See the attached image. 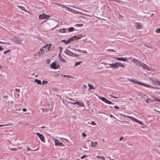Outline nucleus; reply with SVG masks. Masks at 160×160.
<instances>
[{
    "mask_svg": "<svg viewBox=\"0 0 160 160\" xmlns=\"http://www.w3.org/2000/svg\"><path fill=\"white\" fill-rule=\"evenodd\" d=\"M155 32L157 33H160V28L156 29L155 30Z\"/></svg>",
    "mask_w": 160,
    "mask_h": 160,
    "instance_id": "obj_32",
    "label": "nucleus"
},
{
    "mask_svg": "<svg viewBox=\"0 0 160 160\" xmlns=\"http://www.w3.org/2000/svg\"><path fill=\"white\" fill-rule=\"evenodd\" d=\"M107 50L108 51H111V52H116V51H115L113 49H108Z\"/></svg>",
    "mask_w": 160,
    "mask_h": 160,
    "instance_id": "obj_41",
    "label": "nucleus"
},
{
    "mask_svg": "<svg viewBox=\"0 0 160 160\" xmlns=\"http://www.w3.org/2000/svg\"><path fill=\"white\" fill-rule=\"evenodd\" d=\"M55 142V145H58V146H64V145H63L62 143L61 142H59V141L57 139H55L54 141Z\"/></svg>",
    "mask_w": 160,
    "mask_h": 160,
    "instance_id": "obj_11",
    "label": "nucleus"
},
{
    "mask_svg": "<svg viewBox=\"0 0 160 160\" xmlns=\"http://www.w3.org/2000/svg\"><path fill=\"white\" fill-rule=\"evenodd\" d=\"M70 7H73V8H76V7H75L74 6H71L70 5Z\"/></svg>",
    "mask_w": 160,
    "mask_h": 160,
    "instance_id": "obj_61",
    "label": "nucleus"
},
{
    "mask_svg": "<svg viewBox=\"0 0 160 160\" xmlns=\"http://www.w3.org/2000/svg\"><path fill=\"white\" fill-rule=\"evenodd\" d=\"M64 53L67 55L73 57H77L79 56L78 54L74 53L70 50L66 49L64 51Z\"/></svg>",
    "mask_w": 160,
    "mask_h": 160,
    "instance_id": "obj_2",
    "label": "nucleus"
},
{
    "mask_svg": "<svg viewBox=\"0 0 160 160\" xmlns=\"http://www.w3.org/2000/svg\"><path fill=\"white\" fill-rule=\"evenodd\" d=\"M50 17V16L49 15H46L44 13L40 15L39 16V18L40 19H44L48 18Z\"/></svg>",
    "mask_w": 160,
    "mask_h": 160,
    "instance_id": "obj_5",
    "label": "nucleus"
},
{
    "mask_svg": "<svg viewBox=\"0 0 160 160\" xmlns=\"http://www.w3.org/2000/svg\"><path fill=\"white\" fill-rule=\"evenodd\" d=\"M61 6L63 8H66L67 9H69V8L68 7H66V6H65L63 5H62Z\"/></svg>",
    "mask_w": 160,
    "mask_h": 160,
    "instance_id": "obj_40",
    "label": "nucleus"
},
{
    "mask_svg": "<svg viewBox=\"0 0 160 160\" xmlns=\"http://www.w3.org/2000/svg\"><path fill=\"white\" fill-rule=\"evenodd\" d=\"M26 150L28 151H30L32 150L29 147L27 148H26Z\"/></svg>",
    "mask_w": 160,
    "mask_h": 160,
    "instance_id": "obj_43",
    "label": "nucleus"
},
{
    "mask_svg": "<svg viewBox=\"0 0 160 160\" xmlns=\"http://www.w3.org/2000/svg\"><path fill=\"white\" fill-rule=\"evenodd\" d=\"M51 68H52L56 69L57 68L56 64L54 62H52L50 65Z\"/></svg>",
    "mask_w": 160,
    "mask_h": 160,
    "instance_id": "obj_15",
    "label": "nucleus"
},
{
    "mask_svg": "<svg viewBox=\"0 0 160 160\" xmlns=\"http://www.w3.org/2000/svg\"><path fill=\"white\" fill-rule=\"evenodd\" d=\"M22 111L23 112H26L27 111V109L26 108H24L22 109Z\"/></svg>",
    "mask_w": 160,
    "mask_h": 160,
    "instance_id": "obj_56",
    "label": "nucleus"
},
{
    "mask_svg": "<svg viewBox=\"0 0 160 160\" xmlns=\"http://www.w3.org/2000/svg\"><path fill=\"white\" fill-rule=\"evenodd\" d=\"M139 84L140 85H142V86H145V87H149H149H150V88L152 87L151 86H150V85H149L148 84H145L144 83H142L141 82H140V84Z\"/></svg>",
    "mask_w": 160,
    "mask_h": 160,
    "instance_id": "obj_22",
    "label": "nucleus"
},
{
    "mask_svg": "<svg viewBox=\"0 0 160 160\" xmlns=\"http://www.w3.org/2000/svg\"><path fill=\"white\" fill-rule=\"evenodd\" d=\"M110 96L111 97H112V98H118V97H115V96H113L110 95Z\"/></svg>",
    "mask_w": 160,
    "mask_h": 160,
    "instance_id": "obj_55",
    "label": "nucleus"
},
{
    "mask_svg": "<svg viewBox=\"0 0 160 160\" xmlns=\"http://www.w3.org/2000/svg\"><path fill=\"white\" fill-rule=\"evenodd\" d=\"M39 149V148H38L37 149H35V150H32V151H37Z\"/></svg>",
    "mask_w": 160,
    "mask_h": 160,
    "instance_id": "obj_59",
    "label": "nucleus"
},
{
    "mask_svg": "<svg viewBox=\"0 0 160 160\" xmlns=\"http://www.w3.org/2000/svg\"><path fill=\"white\" fill-rule=\"evenodd\" d=\"M75 25L76 26L78 27H81L83 26V24H76Z\"/></svg>",
    "mask_w": 160,
    "mask_h": 160,
    "instance_id": "obj_35",
    "label": "nucleus"
},
{
    "mask_svg": "<svg viewBox=\"0 0 160 160\" xmlns=\"http://www.w3.org/2000/svg\"><path fill=\"white\" fill-rule=\"evenodd\" d=\"M85 36V35H83L82 34L78 35L76 36H74L72 38H74V39H81V38H82L83 36Z\"/></svg>",
    "mask_w": 160,
    "mask_h": 160,
    "instance_id": "obj_12",
    "label": "nucleus"
},
{
    "mask_svg": "<svg viewBox=\"0 0 160 160\" xmlns=\"http://www.w3.org/2000/svg\"><path fill=\"white\" fill-rule=\"evenodd\" d=\"M54 4L55 5H58V6H61L62 5V4H59V3H54Z\"/></svg>",
    "mask_w": 160,
    "mask_h": 160,
    "instance_id": "obj_45",
    "label": "nucleus"
},
{
    "mask_svg": "<svg viewBox=\"0 0 160 160\" xmlns=\"http://www.w3.org/2000/svg\"><path fill=\"white\" fill-rule=\"evenodd\" d=\"M98 144L97 142H93L92 141H91V146L92 147H96V145Z\"/></svg>",
    "mask_w": 160,
    "mask_h": 160,
    "instance_id": "obj_23",
    "label": "nucleus"
},
{
    "mask_svg": "<svg viewBox=\"0 0 160 160\" xmlns=\"http://www.w3.org/2000/svg\"><path fill=\"white\" fill-rule=\"evenodd\" d=\"M81 62H82L81 61L76 62L75 63V65H74L76 67L77 66L80 64Z\"/></svg>",
    "mask_w": 160,
    "mask_h": 160,
    "instance_id": "obj_36",
    "label": "nucleus"
},
{
    "mask_svg": "<svg viewBox=\"0 0 160 160\" xmlns=\"http://www.w3.org/2000/svg\"><path fill=\"white\" fill-rule=\"evenodd\" d=\"M15 91L17 92H20V89L18 88H15Z\"/></svg>",
    "mask_w": 160,
    "mask_h": 160,
    "instance_id": "obj_46",
    "label": "nucleus"
},
{
    "mask_svg": "<svg viewBox=\"0 0 160 160\" xmlns=\"http://www.w3.org/2000/svg\"><path fill=\"white\" fill-rule=\"evenodd\" d=\"M10 150H11L12 151H17L18 150V149L16 148H11L10 149Z\"/></svg>",
    "mask_w": 160,
    "mask_h": 160,
    "instance_id": "obj_31",
    "label": "nucleus"
},
{
    "mask_svg": "<svg viewBox=\"0 0 160 160\" xmlns=\"http://www.w3.org/2000/svg\"><path fill=\"white\" fill-rule=\"evenodd\" d=\"M60 49V53H61L62 51V48L61 47H59Z\"/></svg>",
    "mask_w": 160,
    "mask_h": 160,
    "instance_id": "obj_49",
    "label": "nucleus"
},
{
    "mask_svg": "<svg viewBox=\"0 0 160 160\" xmlns=\"http://www.w3.org/2000/svg\"><path fill=\"white\" fill-rule=\"evenodd\" d=\"M40 52H41V53H42V54H44V53H45L44 50V49L43 48H40Z\"/></svg>",
    "mask_w": 160,
    "mask_h": 160,
    "instance_id": "obj_30",
    "label": "nucleus"
},
{
    "mask_svg": "<svg viewBox=\"0 0 160 160\" xmlns=\"http://www.w3.org/2000/svg\"><path fill=\"white\" fill-rule=\"evenodd\" d=\"M91 124L93 125H96V123L94 121H92L91 122Z\"/></svg>",
    "mask_w": 160,
    "mask_h": 160,
    "instance_id": "obj_47",
    "label": "nucleus"
},
{
    "mask_svg": "<svg viewBox=\"0 0 160 160\" xmlns=\"http://www.w3.org/2000/svg\"><path fill=\"white\" fill-rule=\"evenodd\" d=\"M22 40L20 39H17L15 40V42L16 43L20 45L22 44Z\"/></svg>",
    "mask_w": 160,
    "mask_h": 160,
    "instance_id": "obj_18",
    "label": "nucleus"
},
{
    "mask_svg": "<svg viewBox=\"0 0 160 160\" xmlns=\"http://www.w3.org/2000/svg\"><path fill=\"white\" fill-rule=\"evenodd\" d=\"M65 28L61 29L60 30V32L62 33L65 32Z\"/></svg>",
    "mask_w": 160,
    "mask_h": 160,
    "instance_id": "obj_33",
    "label": "nucleus"
},
{
    "mask_svg": "<svg viewBox=\"0 0 160 160\" xmlns=\"http://www.w3.org/2000/svg\"><path fill=\"white\" fill-rule=\"evenodd\" d=\"M74 29V28H73L71 27L69 28L68 31L69 32H71L73 31Z\"/></svg>",
    "mask_w": 160,
    "mask_h": 160,
    "instance_id": "obj_29",
    "label": "nucleus"
},
{
    "mask_svg": "<svg viewBox=\"0 0 160 160\" xmlns=\"http://www.w3.org/2000/svg\"><path fill=\"white\" fill-rule=\"evenodd\" d=\"M0 43L3 44H9L8 43H7L6 42H1V41H0Z\"/></svg>",
    "mask_w": 160,
    "mask_h": 160,
    "instance_id": "obj_50",
    "label": "nucleus"
},
{
    "mask_svg": "<svg viewBox=\"0 0 160 160\" xmlns=\"http://www.w3.org/2000/svg\"><path fill=\"white\" fill-rule=\"evenodd\" d=\"M114 107L116 109H119V108L118 107H117V106H114Z\"/></svg>",
    "mask_w": 160,
    "mask_h": 160,
    "instance_id": "obj_52",
    "label": "nucleus"
},
{
    "mask_svg": "<svg viewBox=\"0 0 160 160\" xmlns=\"http://www.w3.org/2000/svg\"><path fill=\"white\" fill-rule=\"evenodd\" d=\"M134 24L136 26V28L138 29H140L143 28V25L140 23L138 22H135Z\"/></svg>",
    "mask_w": 160,
    "mask_h": 160,
    "instance_id": "obj_7",
    "label": "nucleus"
},
{
    "mask_svg": "<svg viewBox=\"0 0 160 160\" xmlns=\"http://www.w3.org/2000/svg\"><path fill=\"white\" fill-rule=\"evenodd\" d=\"M50 62V60L49 59H48L47 60V64H49Z\"/></svg>",
    "mask_w": 160,
    "mask_h": 160,
    "instance_id": "obj_48",
    "label": "nucleus"
},
{
    "mask_svg": "<svg viewBox=\"0 0 160 160\" xmlns=\"http://www.w3.org/2000/svg\"><path fill=\"white\" fill-rule=\"evenodd\" d=\"M77 50L78 51H79V52H80V51H81L82 50H79V49H77Z\"/></svg>",
    "mask_w": 160,
    "mask_h": 160,
    "instance_id": "obj_62",
    "label": "nucleus"
},
{
    "mask_svg": "<svg viewBox=\"0 0 160 160\" xmlns=\"http://www.w3.org/2000/svg\"><path fill=\"white\" fill-rule=\"evenodd\" d=\"M82 136H84V137H86V135L84 133H82Z\"/></svg>",
    "mask_w": 160,
    "mask_h": 160,
    "instance_id": "obj_51",
    "label": "nucleus"
},
{
    "mask_svg": "<svg viewBox=\"0 0 160 160\" xmlns=\"http://www.w3.org/2000/svg\"><path fill=\"white\" fill-rule=\"evenodd\" d=\"M38 55V56L39 57H40L41 56V54L39 51H38L35 54V55L36 56Z\"/></svg>",
    "mask_w": 160,
    "mask_h": 160,
    "instance_id": "obj_28",
    "label": "nucleus"
},
{
    "mask_svg": "<svg viewBox=\"0 0 160 160\" xmlns=\"http://www.w3.org/2000/svg\"><path fill=\"white\" fill-rule=\"evenodd\" d=\"M12 125V123H10L9 124H4V125H2V124L0 125V127H2V126H9V125Z\"/></svg>",
    "mask_w": 160,
    "mask_h": 160,
    "instance_id": "obj_34",
    "label": "nucleus"
},
{
    "mask_svg": "<svg viewBox=\"0 0 160 160\" xmlns=\"http://www.w3.org/2000/svg\"><path fill=\"white\" fill-rule=\"evenodd\" d=\"M156 82H157L159 86H160V82L158 81H157Z\"/></svg>",
    "mask_w": 160,
    "mask_h": 160,
    "instance_id": "obj_53",
    "label": "nucleus"
},
{
    "mask_svg": "<svg viewBox=\"0 0 160 160\" xmlns=\"http://www.w3.org/2000/svg\"><path fill=\"white\" fill-rule=\"evenodd\" d=\"M48 82L47 81H42V85H45L46 84H47L48 83Z\"/></svg>",
    "mask_w": 160,
    "mask_h": 160,
    "instance_id": "obj_37",
    "label": "nucleus"
},
{
    "mask_svg": "<svg viewBox=\"0 0 160 160\" xmlns=\"http://www.w3.org/2000/svg\"><path fill=\"white\" fill-rule=\"evenodd\" d=\"M86 155H83L82 156L81 158L82 159H83L84 158H86Z\"/></svg>",
    "mask_w": 160,
    "mask_h": 160,
    "instance_id": "obj_44",
    "label": "nucleus"
},
{
    "mask_svg": "<svg viewBox=\"0 0 160 160\" xmlns=\"http://www.w3.org/2000/svg\"><path fill=\"white\" fill-rule=\"evenodd\" d=\"M88 86L89 87V88L88 89V90H89L91 89H95V88H94L93 86L89 83L88 84Z\"/></svg>",
    "mask_w": 160,
    "mask_h": 160,
    "instance_id": "obj_26",
    "label": "nucleus"
},
{
    "mask_svg": "<svg viewBox=\"0 0 160 160\" xmlns=\"http://www.w3.org/2000/svg\"><path fill=\"white\" fill-rule=\"evenodd\" d=\"M59 59L61 60V61L62 62H66V61L63 59L61 57V58H60Z\"/></svg>",
    "mask_w": 160,
    "mask_h": 160,
    "instance_id": "obj_38",
    "label": "nucleus"
},
{
    "mask_svg": "<svg viewBox=\"0 0 160 160\" xmlns=\"http://www.w3.org/2000/svg\"><path fill=\"white\" fill-rule=\"evenodd\" d=\"M108 158L111 160V159L110 158V157H109V156H108Z\"/></svg>",
    "mask_w": 160,
    "mask_h": 160,
    "instance_id": "obj_63",
    "label": "nucleus"
},
{
    "mask_svg": "<svg viewBox=\"0 0 160 160\" xmlns=\"http://www.w3.org/2000/svg\"><path fill=\"white\" fill-rule=\"evenodd\" d=\"M35 82L37 83L38 85H41L42 82L41 80L38 79H35L34 80Z\"/></svg>",
    "mask_w": 160,
    "mask_h": 160,
    "instance_id": "obj_20",
    "label": "nucleus"
},
{
    "mask_svg": "<svg viewBox=\"0 0 160 160\" xmlns=\"http://www.w3.org/2000/svg\"><path fill=\"white\" fill-rule=\"evenodd\" d=\"M127 117L130 119L131 120L134 121L135 122H136V121H137V119L135 118L134 117L131 116H127Z\"/></svg>",
    "mask_w": 160,
    "mask_h": 160,
    "instance_id": "obj_21",
    "label": "nucleus"
},
{
    "mask_svg": "<svg viewBox=\"0 0 160 160\" xmlns=\"http://www.w3.org/2000/svg\"><path fill=\"white\" fill-rule=\"evenodd\" d=\"M75 104H77V105L82 107H83L84 105V104L83 102H79L78 101H76L75 102Z\"/></svg>",
    "mask_w": 160,
    "mask_h": 160,
    "instance_id": "obj_14",
    "label": "nucleus"
},
{
    "mask_svg": "<svg viewBox=\"0 0 160 160\" xmlns=\"http://www.w3.org/2000/svg\"><path fill=\"white\" fill-rule=\"evenodd\" d=\"M108 65L110 66L109 67L114 69L118 68L119 67L122 68H124L125 67L124 65L120 62H117L112 64H109Z\"/></svg>",
    "mask_w": 160,
    "mask_h": 160,
    "instance_id": "obj_1",
    "label": "nucleus"
},
{
    "mask_svg": "<svg viewBox=\"0 0 160 160\" xmlns=\"http://www.w3.org/2000/svg\"><path fill=\"white\" fill-rule=\"evenodd\" d=\"M8 98V96H4L2 97V99L4 102H6Z\"/></svg>",
    "mask_w": 160,
    "mask_h": 160,
    "instance_id": "obj_27",
    "label": "nucleus"
},
{
    "mask_svg": "<svg viewBox=\"0 0 160 160\" xmlns=\"http://www.w3.org/2000/svg\"><path fill=\"white\" fill-rule=\"evenodd\" d=\"M73 40V38H70L69 39H68V40L66 41L64 40H63L61 41V42H64L66 44H68L69 42H70L72 41Z\"/></svg>",
    "mask_w": 160,
    "mask_h": 160,
    "instance_id": "obj_13",
    "label": "nucleus"
},
{
    "mask_svg": "<svg viewBox=\"0 0 160 160\" xmlns=\"http://www.w3.org/2000/svg\"><path fill=\"white\" fill-rule=\"evenodd\" d=\"M41 128H45V127H44V126H42V127H41Z\"/></svg>",
    "mask_w": 160,
    "mask_h": 160,
    "instance_id": "obj_64",
    "label": "nucleus"
},
{
    "mask_svg": "<svg viewBox=\"0 0 160 160\" xmlns=\"http://www.w3.org/2000/svg\"><path fill=\"white\" fill-rule=\"evenodd\" d=\"M136 122H137L139 123V124H140L141 125H143L142 122H141L139 121L138 119H137V121H136Z\"/></svg>",
    "mask_w": 160,
    "mask_h": 160,
    "instance_id": "obj_42",
    "label": "nucleus"
},
{
    "mask_svg": "<svg viewBox=\"0 0 160 160\" xmlns=\"http://www.w3.org/2000/svg\"><path fill=\"white\" fill-rule=\"evenodd\" d=\"M139 66L142 67V68L143 69L149 71L150 70L151 68H149L146 64L142 63L141 62L139 63Z\"/></svg>",
    "mask_w": 160,
    "mask_h": 160,
    "instance_id": "obj_4",
    "label": "nucleus"
},
{
    "mask_svg": "<svg viewBox=\"0 0 160 160\" xmlns=\"http://www.w3.org/2000/svg\"><path fill=\"white\" fill-rule=\"evenodd\" d=\"M36 134L42 142H45V138L43 135L38 133H36Z\"/></svg>",
    "mask_w": 160,
    "mask_h": 160,
    "instance_id": "obj_8",
    "label": "nucleus"
},
{
    "mask_svg": "<svg viewBox=\"0 0 160 160\" xmlns=\"http://www.w3.org/2000/svg\"><path fill=\"white\" fill-rule=\"evenodd\" d=\"M102 101L108 104H113V103H112V102L106 99L105 98L103 97H100L99 98Z\"/></svg>",
    "mask_w": 160,
    "mask_h": 160,
    "instance_id": "obj_6",
    "label": "nucleus"
},
{
    "mask_svg": "<svg viewBox=\"0 0 160 160\" xmlns=\"http://www.w3.org/2000/svg\"><path fill=\"white\" fill-rule=\"evenodd\" d=\"M3 50V48L0 46V51H2Z\"/></svg>",
    "mask_w": 160,
    "mask_h": 160,
    "instance_id": "obj_57",
    "label": "nucleus"
},
{
    "mask_svg": "<svg viewBox=\"0 0 160 160\" xmlns=\"http://www.w3.org/2000/svg\"><path fill=\"white\" fill-rule=\"evenodd\" d=\"M128 79L129 81L133 82L135 83H137L139 84H140V82L137 81H135L133 79Z\"/></svg>",
    "mask_w": 160,
    "mask_h": 160,
    "instance_id": "obj_19",
    "label": "nucleus"
},
{
    "mask_svg": "<svg viewBox=\"0 0 160 160\" xmlns=\"http://www.w3.org/2000/svg\"><path fill=\"white\" fill-rule=\"evenodd\" d=\"M51 46H52V45L51 44H49V45L47 44L44 45L43 47V48H46V49H47L48 50V51H49L51 50L52 48L51 47H50Z\"/></svg>",
    "mask_w": 160,
    "mask_h": 160,
    "instance_id": "obj_9",
    "label": "nucleus"
},
{
    "mask_svg": "<svg viewBox=\"0 0 160 160\" xmlns=\"http://www.w3.org/2000/svg\"><path fill=\"white\" fill-rule=\"evenodd\" d=\"M17 7H18L19 8H20V9H22V10H23L24 11H25L26 12H27V10L25 9V8L24 7H23V6H21L18 5Z\"/></svg>",
    "mask_w": 160,
    "mask_h": 160,
    "instance_id": "obj_24",
    "label": "nucleus"
},
{
    "mask_svg": "<svg viewBox=\"0 0 160 160\" xmlns=\"http://www.w3.org/2000/svg\"><path fill=\"white\" fill-rule=\"evenodd\" d=\"M61 53H59L58 54V56H59V58H61L62 57L61 55Z\"/></svg>",
    "mask_w": 160,
    "mask_h": 160,
    "instance_id": "obj_58",
    "label": "nucleus"
},
{
    "mask_svg": "<svg viewBox=\"0 0 160 160\" xmlns=\"http://www.w3.org/2000/svg\"><path fill=\"white\" fill-rule=\"evenodd\" d=\"M115 59L119 61H123L126 62L127 61V59L126 58H119L115 57L114 58Z\"/></svg>",
    "mask_w": 160,
    "mask_h": 160,
    "instance_id": "obj_10",
    "label": "nucleus"
},
{
    "mask_svg": "<svg viewBox=\"0 0 160 160\" xmlns=\"http://www.w3.org/2000/svg\"><path fill=\"white\" fill-rule=\"evenodd\" d=\"M68 102H69L73 104H75V102L74 100L72 98H68Z\"/></svg>",
    "mask_w": 160,
    "mask_h": 160,
    "instance_id": "obj_17",
    "label": "nucleus"
},
{
    "mask_svg": "<svg viewBox=\"0 0 160 160\" xmlns=\"http://www.w3.org/2000/svg\"><path fill=\"white\" fill-rule=\"evenodd\" d=\"M132 61L134 63H136L137 64H139V63H141L140 62V61L139 60H138L134 58H133L132 60Z\"/></svg>",
    "mask_w": 160,
    "mask_h": 160,
    "instance_id": "obj_16",
    "label": "nucleus"
},
{
    "mask_svg": "<svg viewBox=\"0 0 160 160\" xmlns=\"http://www.w3.org/2000/svg\"><path fill=\"white\" fill-rule=\"evenodd\" d=\"M82 52H83L84 53L86 54L87 53V52L86 51H85V50H83L82 51Z\"/></svg>",
    "mask_w": 160,
    "mask_h": 160,
    "instance_id": "obj_54",
    "label": "nucleus"
},
{
    "mask_svg": "<svg viewBox=\"0 0 160 160\" xmlns=\"http://www.w3.org/2000/svg\"><path fill=\"white\" fill-rule=\"evenodd\" d=\"M10 50H6L4 52V53L6 54L10 51Z\"/></svg>",
    "mask_w": 160,
    "mask_h": 160,
    "instance_id": "obj_39",
    "label": "nucleus"
},
{
    "mask_svg": "<svg viewBox=\"0 0 160 160\" xmlns=\"http://www.w3.org/2000/svg\"><path fill=\"white\" fill-rule=\"evenodd\" d=\"M123 138V137H121L120 138V139H119V140L120 141H121V140H122V139Z\"/></svg>",
    "mask_w": 160,
    "mask_h": 160,
    "instance_id": "obj_60",
    "label": "nucleus"
},
{
    "mask_svg": "<svg viewBox=\"0 0 160 160\" xmlns=\"http://www.w3.org/2000/svg\"><path fill=\"white\" fill-rule=\"evenodd\" d=\"M96 157L99 159V160H105V158L104 157L99 156H96Z\"/></svg>",
    "mask_w": 160,
    "mask_h": 160,
    "instance_id": "obj_25",
    "label": "nucleus"
},
{
    "mask_svg": "<svg viewBox=\"0 0 160 160\" xmlns=\"http://www.w3.org/2000/svg\"><path fill=\"white\" fill-rule=\"evenodd\" d=\"M151 97L152 98H148L146 100V102L148 103H150L151 102H153L154 101H160V99H159L158 98H155L152 96H151Z\"/></svg>",
    "mask_w": 160,
    "mask_h": 160,
    "instance_id": "obj_3",
    "label": "nucleus"
}]
</instances>
